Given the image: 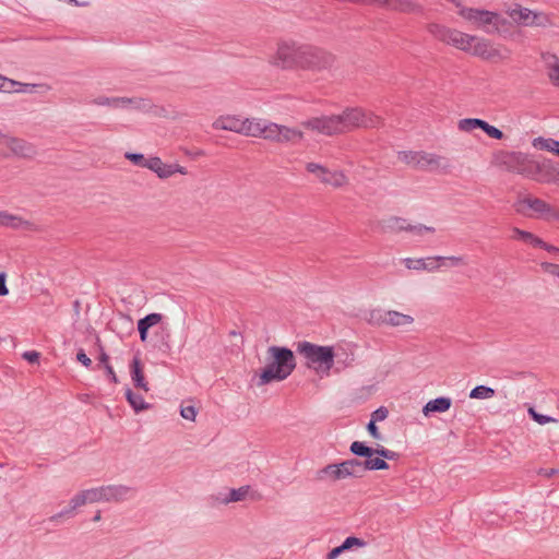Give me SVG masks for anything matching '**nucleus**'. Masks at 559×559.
<instances>
[{
    "mask_svg": "<svg viewBox=\"0 0 559 559\" xmlns=\"http://www.w3.org/2000/svg\"><path fill=\"white\" fill-rule=\"evenodd\" d=\"M95 105L98 106H109L112 108H122V109H135V110H146L150 107V103L147 99L141 97H105L99 96L93 100Z\"/></svg>",
    "mask_w": 559,
    "mask_h": 559,
    "instance_id": "obj_17",
    "label": "nucleus"
},
{
    "mask_svg": "<svg viewBox=\"0 0 559 559\" xmlns=\"http://www.w3.org/2000/svg\"><path fill=\"white\" fill-rule=\"evenodd\" d=\"M557 155L559 156V150L557 151Z\"/></svg>",
    "mask_w": 559,
    "mask_h": 559,
    "instance_id": "obj_63",
    "label": "nucleus"
},
{
    "mask_svg": "<svg viewBox=\"0 0 559 559\" xmlns=\"http://www.w3.org/2000/svg\"><path fill=\"white\" fill-rule=\"evenodd\" d=\"M429 32L439 40L452 45L455 48L471 52L483 58H490V44L488 40L452 29L439 24H431Z\"/></svg>",
    "mask_w": 559,
    "mask_h": 559,
    "instance_id": "obj_3",
    "label": "nucleus"
},
{
    "mask_svg": "<svg viewBox=\"0 0 559 559\" xmlns=\"http://www.w3.org/2000/svg\"><path fill=\"white\" fill-rule=\"evenodd\" d=\"M554 63L548 62V76L555 86L559 87V60L557 57H552Z\"/></svg>",
    "mask_w": 559,
    "mask_h": 559,
    "instance_id": "obj_37",
    "label": "nucleus"
},
{
    "mask_svg": "<svg viewBox=\"0 0 559 559\" xmlns=\"http://www.w3.org/2000/svg\"><path fill=\"white\" fill-rule=\"evenodd\" d=\"M388 414H389V412L385 407H379L378 409L372 412L370 420H372L374 423L382 421L388 417Z\"/></svg>",
    "mask_w": 559,
    "mask_h": 559,
    "instance_id": "obj_48",
    "label": "nucleus"
},
{
    "mask_svg": "<svg viewBox=\"0 0 559 559\" xmlns=\"http://www.w3.org/2000/svg\"><path fill=\"white\" fill-rule=\"evenodd\" d=\"M382 119L362 108H346L342 114L308 119L302 126L324 135L350 132L357 128H377Z\"/></svg>",
    "mask_w": 559,
    "mask_h": 559,
    "instance_id": "obj_1",
    "label": "nucleus"
},
{
    "mask_svg": "<svg viewBox=\"0 0 559 559\" xmlns=\"http://www.w3.org/2000/svg\"><path fill=\"white\" fill-rule=\"evenodd\" d=\"M366 545L365 540L358 538V537H355V536H349L347 537L342 546H343V549L346 550H349L350 548H353L354 546L356 547H364Z\"/></svg>",
    "mask_w": 559,
    "mask_h": 559,
    "instance_id": "obj_42",
    "label": "nucleus"
},
{
    "mask_svg": "<svg viewBox=\"0 0 559 559\" xmlns=\"http://www.w3.org/2000/svg\"><path fill=\"white\" fill-rule=\"evenodd\" d=\"M296 368L293 350L287 347L270 346L266 350V366L258 378L257 385L287 379Z\"/></svg>",
    "mask_w": 559,
    "mask_h": 559,
    "instance_id": "obj_2",
    "label": "nucleus"
},
{
    "mask_svg": "<svg viewBox=\"0 0 559 559\" xmlns=\"http://www.w3.org/2000/svg\"><path fill=\"white\" fill-rule=\"evenodd\" d=\"M459 13L475 27L481 28L486 33L499 31V26L506 22L504 20H501L497 13L486 10L462 8Z\"/></svg>",
    "mask_w": 559,
    "mask_h": 559,
    "instance_id": "obj_10",
    "label": "nucleus"
},
{
    "mask_svg": "<svg viewBox=\"0 0 559 559\" xmlns=\"http://www.w3.org/2000/svg\"><path fill=\"white\" fill-rule=\"evenodd\" d=\"M376 455L381 456L383 460H395L399 454L392 450H389L382 445L374 448Z\"/></svg>",
    "mask_w": 559,
    "mask_h": 559,
    "instance_id": "obj_41",
    "label": "nucleus"
},
{
    "mask_svg": "<svg viewBox=\"0 0 559 559\" xmlns=\"http://www.w3.org/2000/svg\"><path fill=\"white\" fill-rule=\"evenodd\" d=\"M163 319V316L160 313H150L145 316L144 318L140 319L139 322L141 323L142 328L150 329L156 324H158Z\"/></svg>",
    "mask_w": 559,
    "mask_h": 559,
    "instance_id": "obj_38",
    "label": "nucleus"
},
{
    "mask_svg": "<svg viewBox=\"0 0 559 559\" xmlns=\"http://www.w3.org/2000/svg\"><path fill=\"white\" fill-rule=\"evenodd\" d=\"M23 358L31 364H36L39 360V353L36 350H28L23 353Z\"/></svg>",
    "mask_w": 559,
    "mask_h": 559,
    "instance_id": "obj_52",
    "label": "nucleus"
},
{
    "mask_svg": "<svg viewBox=\"0 0 559 559\" xmlns=\"http://www.w3.org/2000/svg\"><path fill=\"white\" fill-rule=\"evenodd\" d=\"M145 168L154 171L160 179H167L175 174H187V169L185 167L180 166L179 164H166L159 157L147 158Z\"/></svg>",
    "mask_w": 559,
    "mask_h": 559,
    "instance_id": "obj_18",
    "label": "nucleus"
},
{
    "mask_svg": "<svg viewBox=\"0 0 559 559\" xmlns=\"http://www.w3.org/2000/svg\"><path fill=\"white\" fill-rule=\"evenodd\" d=\"M537 247L539 248H543L545 249L546 251L548 252H554V253H557L559 248L555 247V246H551V245H548L547 242L544 241V245H537Z\"/></svg>",
    "mask_w": 559,
    "mask_h": 559,
    "instance_id": "obj_59",
    "label": "nucleus"
},
{
    "mask_svg": "<svg viewBox=\"0 0 559 559\" xmlns=\"http://www.w3.org/2000/svg\"><path fill=\"white\" fill-rule=\"evenodd\" d=\"M230 335H233V336H238V333H237L236 331H231V332H230Z\"/></svg>",
    "mask_w": 559,
    "mask_h": 559,
    "instance_id": "obj_61",
    "label": "nucleus"
},
{
    "mask_svg": "<svg viewBox=\"0 0 559 559\" xmlns=\"http://www.w3.org/2000/svg\"><path fill=\"white\" fill-rule=\"evenodd\" d=\"M15 80L9 79L0 74V92L12 93L13 87H15Z\"/></svg>",
    "mask_w": 559,
    "mask_h": 559,
    "instance_id": "obj_44",
    "label": "nucleus"
},
{
    "mask_svg": "<svg viewBox=\"0 0 559 559\" xmlns=\"http://www.w3.org/2000/svg\"><path fill=\"white\" fill-rule=\"evenodd\" d=\"M304 45L283 41L277 45L276 51L269 62L283 70L301 69Z\"/></svg>",
    "mask_w": 559,
    "mask_h": 559,
    "instance_id": "obj_7",
    "label": "nucleus"
},
{
    "mask_svg": "<svg viewBox=\"0 0 559 559\" xmlns=\"http://www.w3.org/2000/svg\"><path fill=\"white\" fill-rule=\"evenodd\" d=\"M437 259H441V262H450L451 266H461V265L466 264V261L463 257H456V255L439 257L438 255Z\"/></svg>",
    "mask_w": 559,
    "mask_h": 559,
    "instance_id": "obj_45",
    "label": "nucleus"
},
{
    "mask_svg": "<svg viewBox=\"0 0 559 559\" xmlns=\"http://www.w3.org/2000/svg\"><path fill=\"white\" fill-rule=\"evenodd\" d=\"M88 503L107 502L104 486L85 490Z\"/></svg>",
    "mask_w": 559,
    "mask_h": 559,
    "instance_id": "obj_36",
    "label": "nucleus"
},
{
    "mask_svg": "<svg viewBox=\"0 0 559 559\" xmlns=\"http://www.w3.org/2000/svg\"><path fill=\"white\" fill-rule=\"evenodd\" d=\"M130 372L134 386L147 392L150 390L148 383L145 381L141 360L136 356L132 359Z\"/></svg>",
    "mask_w": 559,
    "mask_h": 559,
    "instance_id": "obj_23",
    "label": "nucleus"
},
{
    "mask_svg": "<svg viewBox=\"0 0 559 559\" xmlns=\"http://www.w3.org/2000/svg\"><path fill=\"white\" fill-rule=\"evenodd\" d=\"M124 157L133 163L134 165L145 167V163L147 159L144 157L143 154L140 153H126Z\"/></svg>",
    "mask_w": 559,
    "mask_h": 559,
    "instance_id": "obj_43",
    "label": "nucleus"
},
{
    "mask_svg": "<svg viewBox=\"0 0 559 559\" xmlns=\"http://www.w3.org/2000/svg\"><path fill=\"white\" fill-rule=\"evenodd\" d=\"M357 464L359 465V475L362 477L367 471H381L388 469L389 464L381 456L370 457L365 461L357 459Z\"/></svg>",
    "mask_w": 559,
    "mask_h": 559,
    "instance_id": "obj_24",
    "label": "nucleus"
},
{
    "mask_svg": "<svg viewBox=\"0 0 559 559\" xmlns=\"http://www.w3.org/2000/svg\"><path fill=\"white\" fill-rule=\"evenodd\" d=\"M306 169L308 173L316 175V177L324 185L341 188L348 183V179L343 171L330 170L321 164L307 163Z\"/></svg>",
    "mask_w": 559,
    "mask_h": 559,
    "instance_id": "obj_15",
    "label": "nucleus"
},
{
    "mask_svg": "<svg viewBox=\"0 0 559 559\" xmlns=\"http://www.w3.org/2000/svg\"><path fill=\"white\" fill-rule=\"evenodd\" d=\"M371 318L378 325L403 329L414 324L415 319L411 314L402 313L395 310L378 311L372 313Z\"/></svg>",
    "mask_w": 559,
    "mask_h": 559,
    "instance_id": "obj_16",
    "label": "nucleus"
},
{
    "mask_svg": "<svg viewBox=\"0 0 559 559\" xmlns=\"http://www.w3.org/2000/svg\"><path fill=\"white\" fill-rule=\"evenodd\" d=\"M508 15L519 26L547 27L550 24L549 17L543 12L532 11L521 5L508 11Z\"/></svg>",
    "mask_w": 559,
    "mask_h": 559,
    "instance_id": "obj_13",
    "label": "nucleus"
},
{
    "mask_svg": "<svg viewBox=\"0 0 559 559\" xmlns=\"http://www.w3.org/2000/svg\"><path fill=\"white\" fill-rule=\"evenodd\" d=\"M483 131L490 138L496 140H501L503 138V132L498 128L489 124L487 121L484 122Z\"/></svg>",
    "mask_w": 559,
    "mask_h": 559,
    "instance_id": "obj_40",
    "label": "nucleus"
},
{
    "mask_svg": "<svg viewBox=\"0 0 559 559\" xmlns=\"http://www.w3.org/2000/svg\"><path fill=\"white\" fill-rule=\"evenodd\" d=\"M138 331H139L141 341L145 342L147 340L148 329L142 328L141 323L138 321Z\"/></svg>",
    "mask_w": 559,
    "mask_h": 559,
    "instance_id": "obj_58",
    "label": "nucleus"
},
{
    "mask_svg": "<svg viewBox=\"0 0 559 559\" xmlns=\"http://www.w3.org/2000/svg\"><path fill=\"white\" fill-rule=\"evenodd\" d=\"M335 57L318 47L304 45L301 70L322 71L333 67Z\"/></svg>",
    "mask_w": 559,
    "mask_h": 559,
    "instance_id": "obj_11",
    "label": "nucleus"
},
{
    "mask_svg": "<svg viewBox=\"0 0 559 559\" xmlns=\"http://www.w3.org/2000/svg\"><path fill=\"white\" fill-rule=\"evenodd\" d=\"M105 370H106V373H107L108 378L110 379V381H112L114 383H118L117 374L114 371V368L111 367V365L107 366V368H105Z\"/></svg>",
    "mask_w": 559,
    "mask_h": 559,
    "instance_id": "obj_57",
    "label": "nucleus"
},
{
    "mask_svg": "<svg viewBox=\"0 0 559 559\" xmlns=\"http://www.w3.org/2000/svg\"><path fill=\"white\" fill-rule=\"evenodd\" d=\"M513 207L516 213L547 222H559V209L532 195L519 197Z\"/></svg>",
    "mask_w": 559,
    "mask_h": 559,
    "instance_id": "obj_6",
    "label": "nucleus"
},
{
    "mask_svg": "<svg viewBox=\"0 0 559 559\" xmlns=\"http://www.w3.org/2000/svg\"><path fill=\"white\" fill-rule=\"evenodd\" d=\"M499 163L506 170L533 178L538 166L528 155L521 152L503 153L499 156Z\"/></svg>",
    "mask_w": 559,
    "mask_h": 559,
    "instance_id": "obj_9",
    "label": "nucleus"
},
{
    "mask_svg": "<svg viewBox=\"0 0 559 559\" xmlns=\"http://www.w3.org/2000/svg\"><path fill=\"white\" fill-rule=\"evenodd\" d=\"M533 146L538 150L548 151L555 153L557 155V151L559 150V141L554 139H545V138H536L533 141Z\"/></svg>",
    "mask_w": 559,
    "mask_h": 559,
    "instance_id": "obj_31",
    "label": "nucleus"
},
{
    "mask_svg": "<svg viewBox=\"0 0 559 559\" xmlns=\"http://www.w3.org/2000/svg\"><path fill=\"white\" fill-rule=\"evenodd\" d=\"M380 231L383 234H399L402 231L412 233L416 236H423L425 233H435V227L423 224H411L406 218L390 216L379 222Z\"/></svg>",
    "mask_w": 559,
    "mask_h": 559,
    "instance_id": "obj_12",
    "label": "nucleus"
},
{
    "mask_svg": "<svg viewBox=\"0 0 559 559\" xmlns=\"http://www.w3.org/2000/svg\"><path fill=\"white\" fill-rule=\"evenodd\" d=\"M513 239L521 240L525 243H528L533 247H537V245H544V240L539 237L535 236L531 231L522 230L518 227L512 228Z\"/></svg>",
    "mask_w": 559,
    "mask_h": 559,
    "instance_id": "obj_28",
    "label": "nucleus"
},
{
    "mask_svg": "<svg viewBox=\"0 0 559 559\" xmlns=\"http://www.w3.org/2000/svg\"><path fill=\"white\" fill-rule=\"evenodd\" d=\"M180 415L187 419V420H191V421H194L195 420V416H197V409L194 406L192 405H189V406H182L181 407V411H180Z\"/></svg>",
    "mask_w": 559,
    "mask_h": 559,
    "instance_id": "obj_47",
    "label": "nucleus"
},
{
    "mask_svg": "<svg viewBox=\"0 0 559 559\" xmlns=\"http://www.w3.org/2000/svg\"><path fill=\"white\" fill-rule=\"evenodd\" d=\"M399 159L419 170L441 175L450 174L453 167L449 157L425 151L399 152Z\"/></svg>",
    "mask_w": 559,
    "mask_h": 559,
    "instance_id": "obj_4",
    "label": "nucleus"
},
{
    "mask_svg": "<svg viewBox=\"0 0 559 559\" xmlns=\"http://www.w3.org/2000/svg\"><path fill=\"white\" fill-rule=\"evenodd\" d=\"M104 491L107 502H122L131 498L135 489L127 485L114 484L104 486Z\"/></svg>",
    "mask_w": 559,
    "mask_h": 559,
    "instance_id": "obj_20",
    "label": "nucleus"
},
{
    "mask_svg": "<svg viewBox=\"0 0 559 559\" xmlns=\"http://www.w3.org/2000/svg\"><path fill=\"white\" fill-rule=\"evenodd\" d=\"M349 451L356 456L366 457V460L376 455L374 448H370L360 441H354L349 447Z\"/></svg>",
    "mask_w": 559,
    "mask_h": 559,
    "instance_id": "obj_32",
    "label": "nucleus"
},
{
    "mask_svg": "<svg viewBox=\"0 0 559 559\" xmlns=\"http://www.w3.org/2000/svg\"><path fill=\"white\" fill-rule=\"evenodd\" d=\"M86 503H88L87 497L85 490H82L70 500L68 509H64L59 513L51 515L49 518V521L55 523L58 522L61 518L71 516L74 510L85 506Z\"/></svg>",
    "mask_w": 559,
    "mask_h": 559,
    "instance_id": "obj_22",
    "label": "nucleus"
},
{
    "mask_svg": "<svg viewBox=\"0 0 559 559\" xmlns=\"http://www.w3.org/2000/svg\"><path fill=\"white\" fill-rule=\"evenodd\" d=\"M16 85L13 87L12 92L15 93H43L49 91V86L46 84H32V83H22L15 81Z\"/></svg>",
    "mask_w": 559,
    "mask_h": 559,
    "instance_id": "obj_30",
    "label": "nucleus"
},
{
    "mask_svg": "<svg viewBox=\"0 0 559 559\" xmlns=\"http://www.w3.org/2000/svg\"><path fill=\"white\" fill-rule=\"evenodd\" d=\"M530 413L532 414L533 418L540 425H545L550 421H555L552 417L537 414L533 408L530 409Z\"/></svg>",
    "mask_w": 559,
    "mask_h": 559,
    "instance_id": "obj_50",
    "label": "nucleus"
},
{
    "mask_svg": "<svg viewBox=\"0 0 559 559\" xmlns=\"http://www.w3.org/2000/svg\"><path fill=\"white\" fill-rule=\"evenodd\" d=\"M126 399L136 413L145 411L150 407V404L144 401L143 396L135 394L131 389L126 390Z\"/></svg>",
    "mask_w": 559,
    "mask_h": 559,
    "instance_id": "obj_29",
    "label": "nucleus"
},
{
    "mask_svg": "<svg viewBox=\"0 0 559 559\" xmlns=\"http://www.w3.org/2000/svg\"><path fill=\"white\" fill-rule=\"evenodd\" d=\"M9 294V289L5 285V274L0 273V296H7Z\"/></svg>",
    "mask_w": 559,
    "mask_h": 559,
    "instance_id": "obj_55",
    "label": "nucleus"
},
{
    "mask_svg": "<svg viewBox=\"0 0 559 559\" xmlns=\"http://www.w3.org/2000/svg\"><path fill=\"white\" fill-rule=\"evenodd\" d=\"M345 549H343V546L340 545L335 548H333L328 555L326 559H336L341 554H343Z\"/></svg>",
    "mask_w": 559,
    "mask_h": 559,
    "instance_id": "obj_54",
    "label": "nucleus"
},
{
    "mask_svg": "<svg viewBox=\"0 0 559 559\" xmlns=\"http://www.w3.org/2000/svg\"><path fill=\"white\" fill-rule=\"evenodd\" d=\"M297 352L306 359L308 368L321 376L330 374L335 357L333 347L305 341L297 344Z\"/></svg>",
    "mask_w": 559,
    "mask_h": 559,
    "instance_id": "obj_5",
    "label": "nucleus"
},
{
    "mask_svg": "<svg viewBox=\"0 0 559 559\" xmlns=\"http://www.w3.org/2000/svg\"><path fill=\"white\" fill-rule=\"evenodd\" d=\"M367 430L373 439L380 440L382 436L374 421L370 420L367 425Z\"/></svg>",
    "mask_w": 559,
    "mask_h": 559,
    "instance_id": "obj_51",
    "label": "nucleus"
},
{
    "mask_svg": "<svg viewBox=\"0 0 559 559\" xmlns=\"http://www.w3.org/2000/svg\"><path fill=\"white\" fill-rule=\"evenodd\" d=\"M254 118L241 119L237 116H221L214 120L212 127L215 130L231 131L246 136H251L255 132L253 129Z\"/></svg>",
    "mask_w": 559,
    "mask_h": 559,
    "instance_id": "obj_14",
    "label": "nucleus"
},
{
    "mask_svg": "<svg viewBox=\"0 0 559 559\" xmlns=\"http://www.w3.org/2000/svg\"><path fill=\"white\" fill-rule=\"evenodd\" d=\"M438 261H441V259H437V257L427 258L425 259V267L424 270L433 272L440 267V265L437 263Z\"/></svg>",
    "mask_w": 559,
    "mask_h": 559,
    "instance_id": "obj_49",
    "label": "nucleus"
},
{
    "mask_svg": "<svg viewBox=\"0 0 559 559\" xmlns=\"http://www.w3.org/2000/svg\"><path fill=\"white\" fill-rule=\"evenodd\" d=\"M403 263L408 270L423 271L425 267V259L424 258H419V259L405 258L403 260Z\"/></svg>",
    "mask_w": 559,
    "mask_h": 559,
    "instance_id": "obj_39",
    "label": "nucleus"
},
{
    "mask_svg": "<svg viewBox=\"0 0 559 559\" xmlns=\"http://www.w3.org/2000/svg\"><path fill=\"white\" fill-rule=\"evenodd\" d=\"M99 366H104V368H107V366H110L109 364V356L102 349L99 357H98Z\"/></svg>",
    "mask_w": 559,
    "mask_h": 559,
    "instance_id": "obj_56",
    "label": "nucleus"
},
{
    "mask_svg": "<svg viewBox=\"0 0 559 559\" xmlns=\"http://www.w3.org/2000/svg\"><path fill=\"white\" fill-rule=\"evenodd\" d=\"M3 144L12 154L20 157L28 158L34 156L36 153L34 145L23 139L5 138Z\"/></svg>",
    "mask_w": 559,
    "mask_h": 559,
    "instance_id": "obj_21",
    "label": "nucleus"
},
{
    "mask_svg": "<svg viewBox=\"0 0 559 559\" xmlns=\"http://www.w3.org/2000/svg\"><path fill=\"white\" fill-rule=\"evenodd\" d=\"M28 222L24 221L22 217L10 214L4 211H0V226L11 227V228H22L27 226Z\"/></svg>",
    "mask_w": 559,
    "mask_h": 559,
    "instance_id": "obj_27",
    "label": "nucleus"
},
{
    "mask_svg": "<svg viewBox=\"0 0 559 559\" xmlns=\"http://www.w3.org/2000/svg\"><path fill=\"white\" fill-rule=\"evenodd\" d=\"M71 3H74L75 5L79 4V2L76 0H69Z\"/></svg>",
    "mask_w": 559,
    "mask_h": 559,
    "instance_id": "obj_62",
    "label": "nucleus"
},
{
    "mask_svg": "<svg viewBox=\"0 0 559 559\" xmlns=\"http://www.w3.org/2000/svg\"><path fill=\"white\" fill-rule=\"evenodd\" d=\"M304 139V132L287 126L281 124V144L297 143Z\"/></svg>",
    "mask_w": 559,
    "mask_h": 559,
    "instance_id": "obj_26",
    "label": "nucleus"
},
{
    "mask_svg": "<svg viewBox=\"0 0 559 559\" xmlns=\"http://www.w3.org/2000/svg\"><path fill=\"white\" fill-rule=\"evenodd\" d=\"M76 359L80 361L84 367L90 368L92 366V360L83 349H80L76 354Z\"/></svg>",
    "mask_w": 559,
    "mask_h": 559,
    "instance_id": "obj_53",
    "label": "nucleus"
},
{
    "mask_svg": "<svg viewBox=\"0 0 559 559\" xmlns=\"http://www.w3.org/2000/svg\"><path fill=\"white\" fill-rule=\"evenodd\" d=\"M100 519H102L100 511H98V512L94 515L93 521H94V522H98V521H100Z\"/></svg>",
    "mask_w": 559,
    "mask_h": 559,
    "instance_id": "obj_60",
    "label": "nucleus"
},
{
    "mask_svg": "<svg viewBox=\"0 0 559 559\" xmlns=\"http://www.w3.org/2000/svg\"><path fill=\"white\" fill-rule=\"evenodd\" d=\"M495 395V390L486 385H477L469 392L471 399L486 400Z\"/></svg>",
    "mask_w": 559,
    "mask_h": 559,
    "instance_id": "obj_34",
    "label": "nucleus"
},
{
    "mask_svg": "<svg viewBox=\"0 0 559 559\" xmlns=\"http://www.w3.org/2000/svg\"><path fill=\"white\" fill-rule=\"evenodd\" d=\"M357 457L341 463L328 464L317 472V479L336 483L346 478H360Z\"/></svg>",
    "mask_w": 559,
    "mask_h": 559,
    "instance_id": "obj_8",
    "label": "nucleus"
},
{
    "mask_svg": "<svg viewBox=\"0 0 559 559\" xmlns=\"http://www.w3.org/2000/svg\"><path fill=\"white\" fill-rule=\"evenodd\" d=\"M253 129L255 132L251 136L281 144V124L254 118Z\"/></svg>",
    "mask_w": 559,
    "mask_h": 559,
    "instance_id": "obj_19",
    "label": "nucleus"
},
{
    "mask_svg": "<svg viewBox=\"0 0 559 559\" xmlns=\"http://www.w3.org/2000/svg\"><path fill=\"white\" fill-rule=\"evenodd\" d=\"M540 267L545 273L559 277V264L542 262Z\"/></svg>",
    "mask_w": 559,
    "mask_h": 559,
    "instance_id": "obj_46",
    "label": "nucleus"
},
{
    "mask_svg": "<svg viewBox=\"0 0 559 559\" xmlns=\"http://www.w3.org/2000/svg\"><path fill=\"white\" fill-rule=\"evenodd\" d=\"M248 491H249L248 486H242L237 489H230L228 497L224 498L222 501L224 503L241 501L247 497Z\"/></svg>",
    "mask_w": 559,
    "mask_h": 559,
    "instance_id": "obj_35",
    "label": "nucleus"
},
{
    "mask_svg": "<svg viewBox=\"0 0 559 559\" xmlns=\"http://www.w3.org/2000/svg\"><path fill=\"white\" fill-rule=\"evenodd\" d=\"M485 120L478 118H465L457 122V128L463 132H471L477 128L483 130Z\"/></svg>",
    "mask_w": 559,
    "mask_h": 559,
    "instance_id": "obj_33",
    "label": "nucleus"
},
{
    "mask_svg": "<svg viewBox=\"0 0 559 559\" xmlns=\"http://www.w3.org/2000/svg\"><path fill=\"white\" fill-rule=\"evenodd\" d=\"M452 401L450 397L440 396L435 400L429 401L423 408V413L425 416H428L430 413H444L449 411L451 407Z\"/></svg>",
    "mask_w": 559,
    "mask_h": 559,
    "instance_id": "obj_25",
    "label": "nucleus"
}]
</instances>
